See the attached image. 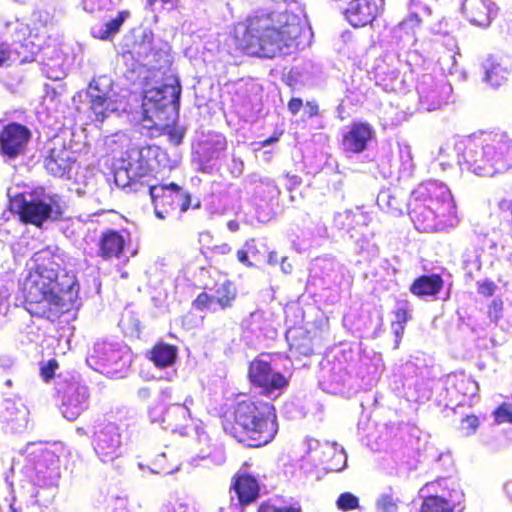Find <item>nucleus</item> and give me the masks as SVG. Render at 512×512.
Instances as JSON below:
<instances>
[{"mask_svg": "<svg viewBox=\"0 0 512 512\" xmlns=\"http://www.w3.org/2000/svg\"><path fill=\"white\" fill-rule=\"evenodd\" d=\"M447 61L451 63L450 67H446L444 63H442V69L443 71H447L450 75H454L458 71V66L456 62L455 55H449L447 58Z\"/></svg>", "mask_w": 512, "mask_h": 512, "instance_id": "58", "label": "nucleus"}, {"mask_svg": "<svg viewBox=\"0 0 512 512\" xmlns=\"http://www.w3.org/2000/svg\"><path fill=\"white\" fill-rule=\"evenodd\" d=\"M170 140L175 144L178 145L181 143L183 138V132L179 129L173 128L169 132Z\"/></svg>", "mask_w": 512, "mask_h": 512, "instance_id": "61", "label": "nucleus"}, {"mask_svg": "<svg viewBox=\"0 0 512 512\" xmlns=\"http://www.w3.org/2000/svg\"><path fill=\"white\" fill-rule=\"evenodd\" d=\"M374 131L367 123H354L343 135L342 148L345 152L361 153L372 140Z\"/></svg>", "mask_w": 512, "mask_h": 512, "instance_id": "26", "label": "nucleus"}, {"mask_svg": "<svg viewBox=\"0 0 512 512\" xmlns=\"http://www.w3.org/2000/svg\"><path fill=\"white\" fill-rule=\"evenodd\" d=\"M43 71L46 73L47 77L50 78V79H60L61 76L64 74L63 71H55V70H52L51 72L49 71V64L46 63L44 64V67H43Z\"/></svg>", "mask_w": 512, "mask_h": 512, "instance_id": "63", "label": "nucleus"}, {"mask_svg": "<svg viewBox=\"0 0 512 512\" xmlns=\"http://www.w3.org/2000/svg\"><path fill=\"white\" fill-rule=\"evenodd\" d=\"M90 111L94 120L103 122L128 112V102L124 95L114 91L113 81L107 75L94 78L87 89Z\"/></svg>", "mask_w": 512, "mask_h": 512, "instance_id": "8", "label": "nucleus"}, {"mask_svg": "<svg viewBox=\"0 0 512 512\" xmlns=\"http://www.w3.org/2000/svg\"><path fill=\"white\" fill-rule=\"evenodd\" d=\"M302 106L303 102L300 98H292L288 103V109L293 115H296Z\"/></svg>", "mask_w": 512, "mask_h": 512, "instance_id": "59", "label": "nucleus"}, {"mask_svg": "<svg viewBox=\"0 0 512 512\" xmlns=\"http://www.w3.org/2000/svg\"><path fill=\"white\" fill-rule=\"evenodd\" d=\"M237 294L236 285L229 280H225L215 285L213 294L200 293L194 300L193 305L197 310L207 309L212 312L226 310L233 306Z\"/></svg>", "mask_w": 512, "mask_h": 512, "instance_id": "20", "label": "nucleus"}, {"mask_svg": "<svg viewBox=\"0 0 512 512\" xmlns=\"http://www.w3.org/2000/svg\"><path fill=\"white\" fill-rule=\"evenodd\" d=\"M92 34L94 37L102 39V40H108L112 37L106 24H102L98 27H94L92 29Z\"/></svg>", "mask_w": 512, "mask_h": 512, "instance_id": "54", "label": "nucleus"}, {"mask_svg": "<svg viewBox=\"0 0 512 512\" xmlns=\"http://www.w3.org/2000/svg\"><path fill=\"white\" fill-rule=\"evenodd\" d=\"M92 445L101 462L112 463L123 454L120 428L115 423L98 425L94 432Z\"/></svg>", "mask_w": 512, "mask_h": 512, "instance_id": "15", "label": "nucleus"}, {"mask_svg": "<svg viewBox=\"0 0 512 512\" xmlns=\"http://www.w3.org/2000/svg\"><path fill=\"white\" fill-rule=\"evenodd\" d=\"M44 165L47 172L55 177L71 179L77 166L76 154L63 141L55 139L48 144Z\"/></svg>", "mask_w": 512, "mask_h": 512, "instance_id": "18", "label": "nucleus"}, {"mask_svg": "<svg viewBox=\"0 0 512 512\" xmlns=\"http://www.w3.org/2000/svg\"><path fill=\"white\" fill-rule=\"evenodd\" d=\"M407 209L415 228L423 232L444 231L460 222L451 191L436 180L418 185L411 192Z\"/></svg>", "mask_w": 512, "mask_h": 512, "instance_id": "3", "label": "nucleus"}, {"mask_svg": "<svg viewBox=\"0 0 512 512\" xmlns=\"http://www.w3.org/2000/svg\"><path fill=\"white\" fill-rule=\"evenodd\" d=\"M328 450L333 451V462L331 465L328 466L330 470L333 471H341L345 468L347 463V456L345 454V451L341 449L340 451L336 450L335 446H329L327 447Z\"/></svg>", "mask_w": 512, "mask_h": 512, "instance_id": "46", "label": "nucleus"}, {"mask_svg": "<svg viewBox=\"0 0 512 512\" xmlns=\"http://www.w3.org/2000/svg\"><path fill=\"white\" fill-rule=\"evenodd\" d=\"M278 432L275 408L272 404L246 399L237 403L234 425L230 433L248 447H260L270 443Z\"/></svg>", "mask_w": 512, "mask_h": 512, "instance_id": "5", "label": "nucleus"}, {"mask_svg": "<svg viewBox=\"0 0 512 512\" xmlns=\"http://www.w3.org/2000/svg\"><path fill=\"white\" fill-rule=\"evenodd\" d=\"M462 493L453 491L449 498L445 496H427L422 502L419 512H455L456 505L460 503Z\"/></svg>", "mask_w": 512, "mask_h": 512, "instance_id": "30", "label": "nucleus"}, {"mask_svg": "<svg viewBox=\"0 0 512 512\" xmlns=\"http://www.w3.org/2000/svg\"><path fill=\"white\" fill-rule=\"evenodd\" d=\"M159 512H192V509L180 499L171 498L161 505Z\"/></svg>", "mask_w": 512, "mask_h": 512, "instance_id": "44", "label": "nucleus"}, {"mask_svg": "<svg viewBox=\"0 0 512 512\" xmlns=\"http://www.w3.org/2000/svg\"><path fill=\"white\" fill-rule=\"evenodd\" d=\"M258 512H301L299 507H282L278 508L270 504H262Z\"/></svg>", "mask_w": 512, "mask_h": 512, "instance_id": "50", "label": "nucleus"}, {"mask_svg": "<svg viewBox=\"0 0 512 512\" xmlns=\"http://www.w3.org/2000/svg\"><path fill=\"white\" fill-rule=\"evenodd\" d=\"M378 206L395 216L403 213V202L398 198L396 191L383 190L377 196Z\"/></svg>", "mask_w": 512, "mask_h": 512, "instance_id": "36", "label": "nucleus"}, {"mask_svg": "<svg viewBox=\"0 0 512 512\" xmlns=\"http://www.w3.org/2000/svg\"><path fill=\"white\" fill-rule=\"evenodd\" d=\"M305 112L310 116L318 114V105L314 102H307L305 105Z\"/></svg>", "mask_w": 512, "mask_h": 512, "instance_id": "64", "label": "nucleus"}, {"mask_svg": "<svg viewBox=\"0 0 512 512\" xmlns=\"http://www.w3.org/2000/svg\"><path fill=\"white\" fill-rule=\"evenodd\" d=\"M198 439H199V442L204 445V447H202L200 449L196 458L195 457L191 458V465H193V466L199 465V463L197 462V459L207 461L208 458L210 457V446H209L208 435H206L205 433H200V434H198Z\"/></svg>", "mask_w": 512, "mask_h": 512, "instance_id": "45", "label": "nucleus"}, {"mask_svg": "<svg viewBox=\"0 0 512 512\" xmlns=\"http://www.w3.org/2000/svg\"><path fill=\"white\" fill-rule=\"evenodd\" d=\"M110 501L113 502L115 509H125L128 498L126 495H112Z\"/></svg>", "mask_w": 512, "mask_h": 512, "instance_id": "55", "label": "nucleus"}, {"mask_svg": "<svg viewBox=\"0 0 512 512\" xmlns=\"http://www.w3.org/2000/svg\"><path fill=\"white\" fill-rule=\"evenodd\" d=\"M395 319L398 325V328L395 329V332L398 334L399 329L403 330L402 324L406 323L409 319V313L405 308H398L395 311Z\"/></svg>", "mask_w": 512, "mask_h": 512, "instance_id": "51", "label": "nucleus"}, {"mask_svg": "<svg viewBox=\"0 0 512 512\" xmlns=\"http://www.w3.org/2000/svg\"><path fill=\"white\" fill-rule=\"evenodd\" d=\"M193 403V397L188 395L183 402H175L166 407L156 405L149 409V417L152 422L160 423L163 429L184 435L192 421L190 408Z\"/></svg>", "mask_w": 512, "mask_h": 512, "instance_id": "12", "label": "nucleus"}, {"mask_svg": "<svg viewBox=\"0 0 512 512\" xmlns=\"http://www.w3.org/2000/svg\"><path fill=\"white\" fill-rule=\"evenodd\" d=\"M178 348L164 342L157 343L150 352V359L159 368L173 365L177 359Z\"/></svg>", "mask_w": 512, "mask_h": 512, "instance_id": "34", "label": "nucleus"}, {"mask_svg": "<svg viewBox=\"0 0 512 512\" xmlns=\"http://www.w3.org/2000/svg\"><path fill=\"white\" fill-rule=\"evenodd\" d=\"M251 382L261 388L262 393L270 398H277L288 384L286 377L278 371H274L270 363L263 358L251 362L249 367Z\"/></svg>", "mask_w": 512, "mask_h": 512, "instance_id": "16", "label": "nucleus"}, {"mask_svg": "<svg viewBox=\"0 0 512 512\" xmlns=\"http://www.w3.org/2000/svg\"><path fill=\"white\" fill-rule=\"evenodd\" d=\"M181 86L177 79H170L159 87L144 92L142 102L143 126L158 129L178 112Z\"/></svg>", "mask_w": 512, "mask_h": 512, "instance_id": "6", "label": "nucleus"}, {"mask_svg": "<svg viewBox=\"0 0 512 512\" xmlns=\"http://www.w3.org/2000/svg\"><path fill=\"white\" fill-rule=\"evenodd\" d=\"M376 82L386 91L397 92L402 89L403 80L398 69L388 67L384 61L378 64L375 69Z\"/></svg>", "mask_w": 512, "mask_h": 512, "instance_id": "33", "label": "nucleus"}, {"mask_svg": "<svg viewBox=\"0 0 512 512\" xmlns=\"http://www.w3.org/2000/svg\"><path fill=\"white\" fill-rule=\"evenodd\" d=\"M88 387L73 381L66 384L62 390L61 411L63 416L70 420H76L89 407Z\"/></svg>", "mask_w": 512, "mask_h": 512, "instance_id": "21", "label": "nucleus"}, {"mask_svg": "<svg viewBox=\"0 0 512 512\" xmlns=\"http://www.w3.org/2000/svg\"><path fill=\"white\" fill-rule=\"evenodd\" d=\"M237 259L240 263L244 264L247 267H252V262L249 261V253L245 250V248L237 251Z\"/></svg>", "mask_w": 512, "mask_h": 512, "instance_id": "60", "label": "nucleus"}, {"mask_svg": "<svg viewBox=\"0 0 512 512\" xmlns=\"http://www.w3.org/2000/svg\"><path fill=\"white\" fill-rule=\"evenodd\" d=\"M452 86L444 78L435 79L424 75L418 85L419 103L422 109L434 111L447 104L452 95Z\"/></svg>", "mask_w": 512, "mask_h": 512, "instance_id": "17", "label": "nucleus"}, {"mask_svg": "<svg viewBox=\"0 0 512 512\" xmlns=\"http://www.w3.org/2000/svg\"><path fill=\"white\" fill-rule=\"evenodd\" d=\"M149 194L159 219H165L176 208L184 212L190 207V195L174 183L150 186Z\"/></svg>", "mask_w": 512, "mask_h": 512, "instance_id": "14", "label": "nucleus"}, {"mask_svg": "<svg viewBox=\"0 0 512 512\" xmlns=\"http://www.w3.org/2000/svg\"><path fill=\"white\" fill-rule=\"evenodd\" d=\"M129 17L128 11H122L120 12L116 18L111 19L110 21L106 22V26L112 36H114L124 23V21Z\"/></svg>", "mask_w": 512, "mask_h": 512, "instance_id": "49", "label": "nucleus"}, {"mask_svg": "<svg viewBox=\"0 0 512 512\" xmlns=\"http://www.w3.org/2000/svg\"><path fill=\"white\" fill-rule=\"evenodd\" d=\"M138 56V61L143 62L144 65L149 66L150 68H162V65L158 66L156 64V56L157 53H154L151 48V43L143 41L138 45V50L136 51Z\"/></svg>", "mask_w": 512, "mask_h": 512, "instance_id": "39", "label": "nucleus"}, {"mask_svg": "<svg viewBox=\"0 0 512 512\" xmlns=\"http://www.w3.org/2000/svg\"><path fill=\"white\" fill-rule=\"evenodd\" d=\"M484 76L483 81L491 87L501 86L510 74V68L504 63L503 59L488 55L481 64Z\"/></svg>", "mask_w": 512, "mask_h": 512, "instance_id": "28", "label": "nucleus"}, {"mask_svg": "<svg viewBox=\"0 0 512 512\" xmlns=\"http://www.w3.org/2000/svg\"><path fill=\"white\" fill-rule=\"evenodd\" d=\"M398 498L391 492L382 493L376 501L377 512H397Z\"/></svg>", "mask_w": 512, "mask_h": 512, "instance_id": "40", "label": "nucleus"}, {"mask_svg": "<svg viewBox=\"0 0 512 512\" xmlns=\"http://www.w3.org/2000/svg\"><path fill=\"white\" fill-rule=\"evenodd\" d=\"M173 455L174 453L171 450H169L168 453H160L157 455L153 467H148V470L155 474H171L178 471L180 463L173 458Z\"/></svg>", "mask_w": 512, "mask_h": 512, "instance_id": "35", "label": "nucleus"}, {"mask_svg": "<svg viewBox=\"0 0 512 512\" xmlns=\"http://www.w3.org/2000/svg\"><path fill=\"white\" fill-rule=\"evenodd\" d=\"M478 426V418L475 415H467L461 420L459 430L464 436H470L475 433Z\"/></svg>", "mask_w": 512, "mask_h": 512, "instance_id": "47", "label": "nucleus"}, {"mask_svg": "<svg viewBox=\"0 0 512 512\" xmlns=\"http://www.w3.org/2000/svg\"><path fill=\"white\" fill-rule=\"evenodd\" d=\"M454 148L462 171L493 176L512 169V134L481 132L457 141Z\"/></svg>", "mask_w": 512, "mask_h": 512, "instance_id": "2", "label": "nucleus"}, {"mask_svg": "<svg viewBox=\"0 0 512 512\" xmlns=\"http://www.w3.org/2000/svg\"><path fill=\"white\" fill-rule=\"evenodd\" d=\"M399 159L401 163V173L404 176H410L414 168V163L411 147L409 145H399Z\"/></svg>", "mask_w": 512, "mask_h": 512, "instance_id": "41", "label": "nucleus"}, {"mask_svg": "<svg viewBox=\"0 0 512 512\" xmlns=\"http://www.w3.org/2000/svg\"><path fill=\"white\" fill-rule=\"evenodd\" d=\"M243 169H244L243 161L241 159L236 158L235 156H233L232 165H231V168H230L231 173L234 176H239V175L242 174Z\"/></svg>", "mask_w": 512, "mask_h": 512, "instance_id": "57", "label": "nucleus"}, {"mask_svg": "<svg viewBox=\"0 0 512 512\" xmlns=\"http://www.w3.org/2000/svg\"><path fill=\"white\" fill-rule=\"evenodd\" d=\"M416 22L413 19L401 22L393 30V36L398 40L402 48L413 46L416 42L415 38Z\"/></svg>", "mask_w": 512, "mask_h": 512, "instance_id": "37", "label": "nucleus"}, {"mask_svg": "<svg viewBox=\"0 0 512 512\" xmlns=\"http://www.w3.org/2000/svg\"><path fill=\"white\" fill-rule=\"evenodd\" d=\"M9 30L12 41L0 44V66L34 61L40 44L36 43L37 37L31 34L28 25L17 21L10 24Z\"/></svg>", "mask_w": 512, "mask_h": 512, "instance_id": "11", "label": "nucleus"}, {"mask_svg": "<svg viewBox=\"0 0 512 512\" xmlns=\"http://www.w3.org/2000/svg\"><path fill=\"white\" fill-rule=\"evenodd\" d=\"M46 276L28 270L23 282L25 308L32 316L54 321L74 305L79 285L68 274L63 275L61 281L53 277L46 279Z\"/></svg>", "mask_w": 512, "mask_h": 512, "instance_id": "4", "label": "nucleus"}, {"mask_svg": "<svg viewBox=\"0 0 512 512\" xmlns=\"http://www.w3.org/2000/svg\"><path fill=\"white\" fill-rule=\"evenodd\" d=\"M152 152L150 147L131 148L127 151L122 165L116 169L114 179L117 186L133 187L151 170L148 157Z\"/></svg>", "mask_w": 512, "mask_h": 512, "instance_id": "13", "label": "nucleus"}, {"mask_svg": "<svg viewBox=\"0 0 512 512\" xmlns=\"http://www.w3.org/2000/svg\"><path fill=\"white\" fill-rule=\"evenodd\" d=\"M226 148L227 141L222 134L213 133L207 135L195 148L200 170L211 173L213 170L219 169L221 157Z\"/></svg>", "mask_w": 512, "mask_h": 512, "instance_id": "19", "label": "nucleus"}, {"mask_svg": "<svg viewBox=\"0 0 512 512\" xmlns=\"http://www.w3.org/2000/svg\"><path fill=\"white\" fill-rule=\"evenodd\" d=\"M12 207L17 210L21 220L38 227L49 220H56L61 214L56 196L43 191L17 196L12 201Z\"/></svg>", "mask_w": 512, "mask_h": 512, "instance_id": "10", "label": "nucleus"}, {"mask_svg": "<svg viewBox=\"0 0 512 512\" xmlns=\"http://www.w3.org/2000/svg\"><path fill=\"white\" fill-rule=\"evenodd\" d=\"M63 264V257L56 246H47L34 253L27 263L28 270L47 275L46 279H59V272Z\"/></svg>", "mask_w": 512, "mask_h": 512, "instance_id": "23", "label": "nucleus"}, {"mask_svg": "<svg viewBox=\"0 0 512 512\" xmlns=\"http://www.w3.org/2000/svg\"><path fill=\"white\" fill-rule=\"evenodd\" d=\"M126 244V233L108 230L100 239V255L104 259L119 257Z\"/></svg>", "mask_w": 512, "mask_h": 512, "instance_id": "31", "label": "nucleus"}, {"mask_svg": "<svg viewBox=\"0 0 512 512\" xmlns=\"http://www.w3.org/2000/svg\"><path fill=\"white\" fill-rule=\"evenodd\" d=\"M336 267L337 263H335L331 259H316L315 262L313 263L312 272L315 273V275H317L318 270H321L323 278L330 280L331 273L335 271Z\"/></svg>", "mask_w": 512, "mask_h": 512, "instance_id": "42", "label": "nucleus"}, {"mask_svg": "<svg viewBox=\"0 0 512 512\" xmlns=\"http://www.w3.org/2000/svg\"><path fill=\"white\" fill-rule=\"evenodd\" d=\"M31 138L30 130L19 123H9L0 133V150L9 159L25 153Z\"/></svg>", "mask_w": 512, "mask_h": 512, "instance_id": "22", "label": "nucleus"}, {"mask_svg": "<svg viewBox=\"0 0 512 512\" xmlns=\"http://www.w3.org/2000/svg\"><path fill=\"white\" fill-rule=\"evenodd\" d=\"M25 452V473L30 482L39 488H55L60 479L58 456L42 443H30Z\"/></svg>", "mask_w": 512, "mask_h": 512, "instance_id": "7", "label": "nucleus"}, {"mask_svg": "<svg viewBox=\"0 0 512 512\" xmlns=\"http://www.w3.org/2000/svg\"><path fill=\"white\" fill-rule=\"evenodd\" d=\"M234 491L237 495V502H234V498H231V504L227 508H221V512H243L244 506L258 498V481L253 475L241 472L234 483Z\"/></svg>", "mask_w": 512, "mask_h": 512, "instance_id": "24", "label": "nucleus"}, {"mask_svg": "<svg viewBox=\"0 0 512 512\" xmlns=\"http://www.w3.org/2000/svg\"><path fill=\"white\" fill-rule=\"evenodd\" d=\"M451 150L452 147L449 143H445L441 145L438 149L437 161L439 165L445 170L447 167L451 166V162L449 159L451 158Z\"/></svg>", "mask_w": 512, "mask_h": 512, "instance_id": "48", "label": "nucleus"}, {"mask_svg": "<svg viewBox=\"0 0 512 512\" xmlns=\"http://www.w3.org/2000/svg\"><path fill=\"white\" fill-rule=\"evenodd\" d=\"M159 399L162 402L161 405L166 407L165 404L175 399L173 396V389L171 387L163 388L160 392Z\"/></svg>", "mask_w": 512, "mask_h": 512, "instance_id": "56", "label": "nucleus"}, {"mask_svg": "<svg viewBox=\"0 0 512 512\" xmlns=\"http://www.w3.org/2000/svg\"><path fill=\"white\" fill-rule=\"evenodd\" d=\"M492 4L490 0H464L462 11L471 24L487 27L494 15Z\"/></svg>", "mask_w": 512, "mask_h": 512, "instance_id": "27", "label": "nucleus"}, {"mask_svg": "<svg viewBox=\"0 0 512 512\" xmlns=\"http://www.w3.org/2000/svg\"><path fill=\"white\" fill-rule=\"evenodd\" d=\"M336 505L339 510L349 511L358 508L359 500L354 494L350 492H345L340 494V496L337 499Z\"/></svg>", "mask_w": 512, "mask_h": 512, "instance_id": "43", "label": "nucleus"}, {"mask_svg": "<svg viewBox=\"0 0 512 512\" xmlns=\"http://www.w3.org/2000/svg\"><path fill=\"white\" fill-rule=\"evenodd\" d=\"M377 14L378 6L375 0H351L345 10L347 21L354 27L372 23Z\"/></svg>", "mask_w": 512, "mask_h": 512, "instance_id": "25", "label": "nucleus"}, {"mask_svg": "<svg viewBox=\"0 0 512 512\" xmlns=\"http://www.w3.org/2000/svg\"><path fill=\"white\" fill-rule=\"evenodd\" d=\"M305 21L295 13L272 12L250 19L241 40L242 49L249 55L273 58L290 54L301 44Z\"/></svg>", "mask_w": 512, "mask_h": 512, "instance_id": "1", "label": "nucleus"}, {"mask_svg": "<svg viewBox=\"0 0 512 512\" xmlns=\"http://www.w3.org/2000/svg\"><path fill=\"white\" fill-rule=\"evenodd\" d=\"M87 364L111 377H123L131 364L128 346L117 341L98 340L89 350Z\"/></svg>", "mask_w": 512, "mask_h": 512, "instance_id": "9", "label": "nucleus"}, {"mask_svg": "<svg viewBox=\"0 0 512 512\" xmlns=\"http://www.w3.org/2000/svg\"><path fill=\"white\" fill-rule=\"evenodd\" d=\"M9 292L5 287H0V315H4L8 311Z\"/></svg>", "mask_w": 512, "mask_h": 512, "instance_id": "52", "label": "nucleus"}, {"mask_svg": "<svg viewBox=\"0 0 512 512\" xmlns=\"http://www.w3.org/2000/svg\"><path fill=\"white\" fill-rule=\"evenodd\" d=\"M252 181L256 185L257 193L263 197H275L279 194V189L274 181L268 177H262L254 174Z\"/></svg>", "mask_w": 512, "mask_h": 512, "instance_id": "38", "label": "nucleus"}, {"mask_svg": "<svg viewBox=\"0 0 512 512\" xmlns=\"http://www.w3.org/2000/svg\"><path fill=\"white\" fill-rule=\"evenodd\" d=\"M231 250H232L231 246L227 243H222L219 245H215L213 247V252L215 254H219V255H226V254L230 253Z\"/></svg>", "mask_w": 512, "mask_h": 512, "instance_id": "62", "label": "nucleus"}, {"mask_svg": "<svg viewBox=\"0 0 512 512\" xmlns=\"http://www.w3.org/2000/svg\"><path fill=\"white\" fill-rule=\"evenodd\" d=\"M443 287V280L437 274L424 275L417 278L410 287V291L418 297H434Z\"/></svg>", "mask_w": 512, "mask_h": 512, "instance_id": "32", "label": "nucleus"}, {"mask_svg": "<svg viewBox=\"0 0 512 512\" xmlns=\"http://www.w3.org/2000/svg\"><path fill=\"white\" fill-rule=\"evenodd\" d=\"M57 367L58 364L56 363V361L52 360L49 361V363L46 366L41 368V375L45 381H48L53 377Z\"/></svg>", "mask_w": 512, "mask_h": 512, "instance_id": "53", "label": "nucleus"}, {"mask_svg": "<svg viewBox=\"0 0 512 512\" xmlns=\"http://www.w3.org/2000/svg\"><path fill=\"white\" fill-rule=\"evenodd\" d=\"M69 189L78 196L93 195L97 186V175L90 167H80L78 164L72 172Z\"/></svg>", "mask_w": 512, "mask_h": 512, "instance_id": "29", "label": "nucleus"}]
</instances>
